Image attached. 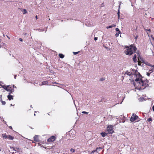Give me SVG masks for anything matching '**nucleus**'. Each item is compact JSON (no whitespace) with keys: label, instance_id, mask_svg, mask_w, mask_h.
<instances>
[{"label":"nucleus","instance_id":"f257e3e1","mask_svg":"<svg viewBox=\"0 0 154 154\" xmlns=\"http://www.w3.org/2000/svg\"><path fill=\"white\" fill-rule=\"evenodd\" d=\"M135 81L136 82V85L139 86L141 89H144L148 85L147 81H143L140 79L136 78L135 79Z\"/></svg>","mask_w":154,"mask_h":154},{"label":"nucleus","instance_id":"f03ea898","mask_svg":"<svg viewBox=\"0 0 154 154\" xmlns=\"http://www.w3.org/2000/svg\"><path fill=\"white\" fill-rule=\"evenodd\" d=\"M126 50L125 53L126 55H131L134 52H135L137 48L133 45H131L129 46H126L125 47Z\"/></svg>","mask_w":154,"mask_h":154},{"label":"nucleus","instance_id":"7ed1b4c3","mask_svg":"<svg viewBox=\"0 0 154 154\" xmlns=\"http://www.w3.org/2000/svg\"><path fill=\"white\" fill-rule=\"evenodd\" d=\"M138 119L139 118L138 116L136 115V114L133 113L130 119V121L131 122H134Z\"/></svg>","mask_w":154,"mask_h":154},{"label":"nucleus","instance_id":"20e7f679","mask_svg":"<svg viewBox=\"0 0 154 154\" xmlns=\"http://www.w3.org/2000/svg\"><path fill=\"white\" fill-rule=\"evenodd\" d=\"M107 130L109 134H112L113 132V126L110 125H109L107 128Z\"/></svg>","mask_w":154,"mask_h":154},{"label":"nucleus","instance_id":"39448f33","mask_svg":"<svg viewBox=\"0 0 154 154\" xmlns=\"http://www.w3.org/2000/svg\"><path fill=\"white\" fill-rule=\"evenodd\" d=\"M119 119H119V122L121 123V122L122 123H124L125 121V117L123 116H122V115H121L119 117Z\"/></svg>","mask_w":154,"mask_h":154},{"label":"nucleus","instance_id":"423d86ee","mask_svg":"<svg viewBox=\"0 0 154 154\" xmlns=\"http://www.w3.org/2000/svg\"><path fill=\"white\" fill-rule=\"evenodd\" d=\"M3 88L7 91H9L12 88L11 85L5 86L4 85Z\"/></svg>","mask_w":154,"mask_h":154},{"label":"nucleus","instance_id":"0eeeda50","mask_svg":"<svg viewBox=\"0 0 154 154\" xmlns=\"http://www.w3.org/2000/svg\"><path fill=\"white\" fill-rule=\"evenodd\" d=\"M56 137L54 136H52L47 140V141L48 142H52L54 141Z\"/></svg>","mask_w":154,"mask_h":154},{"label":"nucleus","instance_id":"6e6552de","mask_svg":"<svg viewBox=\"0 0 154 154\" xmlns=\"http://www.w3.org/2000/svg\"><path fill=\"white\" fill-rule=\"evenodd\" d=\"M34 140L36 142H38L39 141L38 136L35 135L33 137Z\"/></svg>","mask_w":154,"mask_h":154},{"label":"nucleus","instance_id":"1a4fd4ad","mask_svg":"<svg viewBox=\"0 0 154 154\" xmlns=\"http://www.w3.org/2000/svg\"><path fill=\"white\" fill-rule=\"evenodd\" d=\"M7 97L8 100H10L13 99V96L12 95H11L10 94V93H9V94Z\"/></svg>","mask_w":154,"mask_h":154},{"label":"nucleus","instance_id":"9d476101","mask_svg":"<svg viewBox=\"0 0 154 154\" xmlns=\"http://www.w3.org/2000/svg\"><path fill=\"white\" fill-rule=\"evenodd\" d=\"M137 55L136 54H134L133 56V59L134 62H137V60L136 59Z\"/></svg>","mask_w":154,"mask_h":154},{"label":"nucleus","instance_id":"9b49d317","mask_svg":"<svg viewBox=\"0 0 154 154\" xmlns=\"http://www.w3.org/2000/svg\"><path fill=\"white\" fill-rule=\"evenodd\" d=\"M116 25L112 24V25H111V26H107L106 28L107 29H109V28H112V27H116Z\"/></svg>","mask_w":154,"mask_h":154},{"label":"nucleus","instance_id":"f8f14e48","mask_svg":"<svg viewBox=\"0 0 154 154\" xmlns=\"http://www.w3.org/2000/svg\"><path fill=\"white\" fill-rule=\"evenodd\" d=\"M102 149V148L100 147H99L98 148H97L96 149V150H94L92 151L91 152V153H94L96 151L97 152L98 149Z\"/></svg>","mask_w":154,"mask_h":154},{"label":"nucleus","instance_id":"ddd939ff","mask_svg":"<svg viewBox=\"0 0 154 154\" xmlns=\"http://www.w3.org/2000/svg\"><path fill=\"white\" fill-rule=\"evenodd\" d=\"M8 138L10 140H13L14 139V137L10 135H8Z\"/></svg>","mask_w":154,"mask_h":154},{"label":"nucleus","instance_id":"4468645a","mask_svg":"<svg viewBox=\"0 0 154 154\" xmlns=\"http://www.w3.org/2000/svg\"><path fill=\"white\" fill-rule=\"evenodd\" d=\"M48 83V82L47 81H44L42 82L41 85L39 84V85H47Z\"/></svg>","mask_w":154,"mask_h":154},{"label":"nucleus","instance_id":"2eb2a0df","mask_svg":"<svg viewBox=\"0 0 154 154\" xmlns=\"http://www.w3.org/2000/svg\"><path fill=\"white\" fill-rule=\"evenodd\" d=\"M2 136L3 137V138L6 139L8 138V135H6V134H2Z\"/></svg>","mask_w":154,"mask_h":154},{"label":"nucleus","instance_id":"dca6fc26","mask_svg":"<svg viewBox=\"0 0 154 154\" xmlns=\"http://www.w3.org/2000/svg\"><path fill=\"white\" fill-rule=\"evenodd\" d=\"M101 134L103 137H104L107 135V134L105 132H102L101 133Z\"/></svg>","mask_w":154,"mask_h":154},{"label":"nucleus","instance_id":"f3484780","mask_svg":"<svg viewBox=\"0 0 154 154\" xmlns=\"http://www.w3.org/2000/svg\"><path fill=\"white\" fill-rule=\"evenodd\" d=\"M22 12H23V13L24 14H26L27 12V11L26 10V9H23L22 10Z\"/></svg>","mask_w":154,"mask_h":154},{"label":"nucleus","instance_id":"a211bd4d","mask_svg":"<svg viewBox=\"0 0 154 154\" xmlns=\"http://www.w3.org/2000/svg\"><path fill=\"white\" fill-rule=\"evenodd\" d=\"M59 55L60 58H63L64 57V55L61 54H59Z\"/></svg>","mask_w":154,"mask_h":154},{"label":"nucleus","instance_id":"6ab92c4d","mask_svg":"<svg viewBox=\"0 0 154 154\" xmlns=\"http://www.w3.org/2000/svg\"><path fill=\"white\" fill-rule=\"evenodd\" d=\"M145 30L146 31V32H147V34L149 36V33L147 32V31L150 32L151 31L150 29H145Z\"/></svg>","mask_w":154,"mask_h":154},{"label":"nucleus","instance_id":"aec40b11","mask_svg":"<svg viewBox=\"0 0 154 154\" xmlns=\"http://www.w3.org/2000/svg\"><path fill=\"white\" fill-rule=\"evenodd\" d=\"M52 83L53 84H57L59 85H62L63 86H65L64 85H62V84H60L56 82H52Z\"/></svg>","mask_w":154,"mask_h":154},{"label":"nucleus","instance_id":"412c9836","mask_svg":"<svg viewBox=\"0 0 154 154\" xmlns=\"http://www.w3.org/2000/svg\"><path fill=\"white\" fill-rule=\"evenodd\" d=\"M14 91V89H11L10 91H9V93H10V94L11 93H12Z\"/></svg>","mask_w":154,"mask_h":154},{"label":"nucleus","instance_id":"4be33fe9","mask_svg":"<svg viewBox=\"0 0 154 154\" xmlns=\"http://www.w3.org/2000/svg\"><path fill=\"white\" fill-rule=\"evenodd\" d=\"M116 30L118 33H121V31L119 30V29L118 28H116Z\"/></svg>","mask_w":154,"mask_h":154},{"label":"nucleus","instance_id":"5701e85b","mask_svg":"<svg viewBox=\"0 0 154 154\" xmlns=\"http://www.w3.org/2000/svg\"><path fill=\"white\" fill-rule=\"evenodd\" d=\"M125 73L127 74L128 75H131V73L128 71L126 72Z\"/></svg>","mask_w":154,"mask_h":154},{"label":"nucleus","instance_id":"b1692460","mask_svg":"<svg viewBox=\"0 0 154 154\" xmlns=\"http://www.w3.org/2000/svg\"><path fill=\"white\" fill-rule=\"evenodd\" d=\"M2 104L3 105H5L6 104V102L5 101H2Z\"/></svg>","mask_w":154,"mask_h":154},{"label":"nucleus","instance_id":"393cba45","mask_svg":"<svg viewBox=\"0 0 154 154\" xmlns=\"http://www.w3.org/2000/svg\"><path fill=\"white\" fill-rule=\"evenodd\" d=\"M152 121V120L151 118H149L147 119V121L149 122L150 121Z\"/></svg>","mask_w":154,"mask_h":154},{"label":"nucleus","instance_id":"a878e982","mask_svg":"<svg viewBox=\"0 0 154 154\" xmlns=\"http://www.w3.org/2000/svg\"><path fill=\"white\" fill-rule=\"evenodd\" d=\"M149 66H151L152 69H154V65H151L150 64H149Z\"/></svg>","mask_w":154,"mask_h":154},{"label":"nucleus","instance_id":"bb28decb","mask_svg":"<svg viewBox=\"0 0 154 154\" xmlns=\"http://www.w3.org/2000/svg\"><path fill=\"white\" fill-rule=\"evenodd\" d=\"M137 56H138V60H139V57H140V54L139 53H138L137 54ZM138 64L139 63V61H138Z\"/></svg>","mask_w":154,"mask_h":154},{"label":"nucleus","instance_id":"cd10ccee","mask_svg":"<svg viewBox=\"0 0 154 154\" xmlns=\"http://www.w3.org/2000/svg\"><path fill=\"white\" fill-rule=\"evenodd\" d=\"M149 72L150 73H151L152 72H153V70L152 69H150L149 70Z\"/></svg>","mask_w":154,"mask_h":154},{"label":"nucleus","instance_id":"c85d7f7f","mask_svg":"<svg viewBox=\"0 0 154 154\" xmlns=\"http://www.w3.org/2000/svg\"><path fill=\"white\" fill-rule=\"evenodd\" d=\"M79 52H73V54L74 55H75L77 54H78V53H79Z\"/></svg>","mask_w":154,"mask_h":154},{"label":"nucleus","instance_id":"c756f323","mask_svg":"<svg viewBox=\"0 0 154 154\" xmlns=\"http://www.w3.org/2000/svg\"><path fill=\"white\" fill-rule=\"evenodd\" d=\"M36 30H38L39 32H43L44 31V30L43 29H36Z\"/></svg>","mask_w":154,"mask_h":154},{"label":"nucleus","instance_id":"7c9ffc66","mask_svg":"<svg viewBox=\"0 0 154 154\" xmlns=\"http://www.w3.org/2000/svg\"><path fill=\"white\" fill-rule=\"evenodd\" d=\"M70 151L73 152L75 151V149L72 148L70 149Z\"/></svg>","mask_w":154,"mask_h":154},{"label":"nucleus","instance_id":"2f4dec72","mask_svg":"<svg viewBox=\"0 0 154 154\" xmlns=\"http://www.w3.org/2000/svg\"><path fill=\"white\" fill-rule=\"evenodd\" d=\"M82 113L83 114H88V112H87L85 111H83L82 112Z\"/></svg>","mask_w":154,"mask_h":154},{"label":"nucleus","instance_id":"473e14b6","mask_svg":"<svg viewBox=\"0 0 154 154\" xmlns=\"http://www.w3.org/2000/svg\"><path fill=\"white\" fill-rule=\"evenodd\" d=\"M119 13H120V12H119V11L117 13L118 18H119V16H119Z\"/></svg>","mask_w":154,"mask_h":154},{"label":"nucleus","instance_id":"72a5a7b5","mask_svg":"<svg viewBox=\"0 0 154 154\" xmlns=\"http://www.w3.org/2000/svg\"><path fill=\"white\" fill-rule=\"evenodd\" d=\"M119 33H116V34H115V36L116 37H117L119 36Z\"/></svg>","mask_w":154,"mask_h":154},{"label":"nucleus","instance_id":"f704fd0d","mask_svg":"<svg viewBox=\"0 0 154 154\" xmlns=\"http://www.w3.org/2000/svg\"><path fill=\"white\" fill-rule=\"evenodd\" d=\"M150 73H150V72H148L147 73V75L148 76H149V75H150Z\"/></svg>","mask_w":154,"mask_h":154},{"label":"nucleus","instance_id":"c9c22d12","mask_svg":"<svg viewBox=\"0 0 154 154\" xmlns=\"http://www.w3.org/2000/svg\"><path fill=\"white\" fill-rule=\"evenodd\" d=\"M97 39H98V38L97 37H95L94 38V40H95V41H96L97 40Z\"/></svg>","mask_w":154,"mask_h":154},{"label":"nucleus","instance_id":"e433bc0d","mask_svg":"<svg viewBox=\"0 0 154 154\" xmlns=\"http://www.w3.org/2000/svg\"><path fill=\"white\" fill-rule=\"evenodd\" d=\"M19 40L21 42L23 41V39L21 38H19Z\"/></svg>","mask_w":154,"mask_h":154},{"label":"nucleus","instance_id":"4c0bfd02","mask_svg":"<svg viewBox=\"0 0 154 154\" xmlns=\"http://www.w3.org/2000/svg\"><path fill=\"white\" fill-rule=\"evenodd\" d=\"M152 109L153 111H154V105L152 106Z\"/></svg>","mask_w":154,"mask_h":154},{"label":"nucleus","instance_id":"58836bf2","mask_svg":"<svg viewBox=\"0 0 154 154\" xmlns=\"http://www.w3.org/2000/svg\"><path fill=\"white\" fill-rule=\"evenodd\" d=\"M138 38V36H136V37H135V39L136 40Z\"/></svg>","mask_w":154,"mask_h":154},{"label":"nucleus","instance_id":"ea45409f","mask_svg":"<svg viewBox=\"0 0 154 154\" xmlns=\"http://www.w3.org/2000/svg\"><path fill=\"white\" fill-rule=\"evenodd\" d=\"M38 84V83H36V82H34V85H35V84Z\"/></svg>","mask_w":154,"mask_h":154},{"label":"nucleus","instance_id":"a19ab883","mask_svg":"<svg viewBox=\"0 0 154 154\" xmlns=\"http://www.w3.org/2000/svg\"><path fill=\"white\" fill-rule=\"evenodd\" d=\"M9 128H10V129H12V127H11V126H10V127H9Z\"/></svg>","mask_w":154,"mask_h":154},{"label":"nucleus","instance_id":"79ce46f5","mask_svg":"<svg viewBox=\"0 0 154 154\" xmlns=\"http://www.w3.org/2000/svg\"><path fill=\"white\" fill-rule=\"evenodd\" d=\"M6 36L9 39H10V38L8 37V36L7 35H6Z\"/></svg>","mask_w":154,"mask_h":154},{"label":"nucleus","instance_id":"37998d69","mask_svg":"<svg viewBox=\"0 0 154 154\" xmlns=\"http://www.w3.org/2000/svg\"><path fill=\"white\" fill-rule=\"evenodd\" d=\"M35 18L36 19H38V17H37V16L36 15V16H35Z\"/></svg>","mask_w":154,"mask_h":154},{"label":"nucleus","instance_id":"c03bdc74","mask_svg":"<svg viewBox=\"0 0 154 154\" xmlns=\"http://www.w3.org/2000/svg\"><path fill=\"white\" fill-rule=\"evenodd\" d=\"M16 75H14V79H16Z\"/></svg>","mask_w":154,"mask_h":154},{"label":"nucleus","instance_id":"a18cd8bd","mask_svg":"<svg viewBox=\"0 0 154 154\" xmlns=\"http://www.w3.org/2000/svg\"><path fill=\"white\" fill-rule=\"evenodd\" d=\"M152 35H151V37H152V38H153V39L154 40V37H152Z\"/></svg>","mask_w":154,"mask_h":154},{"label":"nucleus","instance_id":"49530a36","mask_svg":"<svg viewBox=\"0 0 154 154\" xmlns=\"http://www.w3.org/2000/svg\"><path fill=\"white\" fill-rule=\"evenodd\" d=\"M1 102H2V101H3L2 100V98H1Z\"/></svg>","mask_w":154,"mask_h":154},{"label":"nucleus","instance_id":"de8ad7c7","mask_svg":"<svg viewBox=\"0 0 154 154\" xmlns=\"http://www.w3.org/2000/svg\"><path fill=\"white\" fill-rule=\"evenodd\" d=\"M24 34L25 35H26V33H25Z\"/></svg>","mask_w":154,"mask_h":154},{"label":"nucleus","instance_id":"09e8293b","mask_svg":"<svg viewBox=\"0 0 154 154\" xmlns=\"http://www.w3.org/2000/svg\"><path fill=\"white\" fill-rule=\"evenodd\" d=\"M3 36L5 37V34H3Z\"/></svg>","mask_w":154,"mask_h":154},{"label":"nucleus","instance_id":"8fccbe9b","mask_svg":"<svg viewBox=\"0 0 154 154\" xmlns=\"http://www.w3.org/2000/svg\"><path fill=\"white\" fill-rule=\"evenodd\" d=\"M10 105L11 106H13L12 104H11Z\"/></svg>","mask_w":154,"mask_h":154},{"label":"nucleus","instance_id":"3c124183","mask_svg":"<svg viewBox=\"0 0 154 154\" xmlns=\"http://www.w3.org/2000/svg\"><path fill=\"white\" fill-rule=\"evenodd\" d=\"M38 144H39V145L41 147L42 146H41V144H39V143H38Z\"/></svg>","mask_w":154,"mask_h":154},{"label":"nucleus","instance_id":"603ef678","mask_svg":"<svg viewBox=\"0 0 154 154\" xmlns=\"http://www.w3.org/2000/svg\"><path fill=\"white\" fill-rule=\"evenodd\" d=\"M101 149H98V151H100V150H101Z\"/></svg>","mask_w":154,"mask_h":154},{"label":"nucleus","instance_id":"864d4df0","mask_svg":"<svg viewBox=\"0 0 154 154\" xmlns=\"http://www.w3.org/2000/svg\"><path fill=\"white\" fill-rule=\"evenodd\" d=\"M153 19H154V18H152L151 19V20H153Z\"/></svg>","mask_w":154,"mask_h":154},{"label":"nucleus","instance_id":"5fc2aeb1","mask_svg":"<svg viewBox=\"0 0 154 154\" xmlns=\"http://www.w3.org/2000/svg\"><path fill=\"white\" fill-rule=\"evenodd\" d=\"M14 85H13V88H14Z\"/></svg>","mask_w":154,"mask_h":154},{"label":"nucleus","instance_id":"6e6d98bb","mask_svg":"<svg viewBox=\"0 0 154 154\" xmlns=\"http://www.w3.org/2000/svg\"><path fill=\"white\" fill-rule=\"evenodd\" d=\"M47 30L45 31V32H46Z\"/></svg>","mask_w":154,"mask_h":154},{"label":"nucleus","instance_id":"4d7b16f0","mask_svg":"<svg viewBox=\"0 0 154 154\" xmlns=\"http://www.w3.org/2000/svg\"><path fill=\"white\" fill-rule=\"evenodd\" d=\"M32 142L34 143V142L33 141H32Z\"/></svg>","mask_w":154,"mask_h":154},{"label":"nucleus","instance_id":"13d9d810","mask_svg":"<svg viewBox=\"0 0 154 154\" xmlns=\"http://www.w3.org/2000/svg\"><path fill=\"white\" fill-rule=\"evenodd\" d=\"M135 84H134V86H135Z\"/></svg>","mask_w":154,"mask_h":154}]
</instances>
